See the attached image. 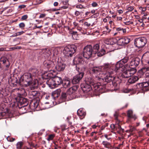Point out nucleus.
<instances>
[{
	"mask_svg": "<svg viewBox=\"0 0 149 149\" xmlns=\"http://www.w3.org/2000/svg\"><path fill=\"white\" fill-rule=\"evenodd\" d=\"M128 64L125 65L121 61L118 62L115 65L114 70L113 67L110 63L104 64L101 68L100 67H94L91 69L92 73L94 74L95 77L99 80L102 79L104 82L109 83L112 82L113 86H116V83L113 81L115 77L113 74L115 72H121L123 71L124 68L127 67Z\"/></svg>",
	"mask_w": 149,
	"mask_h": 149,
	"instance_id": "nucleus-1",
	"label": "nucleus"
},
{
	"mask_svg": "<svg viewBox=\"0 0 149 149\" xmlns=\"http://www.w3.org/2000/svg\"><path fill=\"white\" fill-rule=\"evenodd\" d=\"M85 83L88 84L93 86L95 88V90L97 91H99L101 93L104 92L105 91V89L108 86V85L106 84L105 86H102L101 85H99L96 84L95 82L93 79L91 77H87L86 78L85 80Z\"/></svg>",
	"mask_w": 149,
	"mask_h": 149,
	"instance_id": "nucleus-2",
	"label": "nucleus"
},
{
	"mask_svg": "<svg viewBox=\"0 0 149 149\" xmlns=\"http://www.w3.org/2000/svg\"><path fill=\"white\" fill-rule=\"evenodd\" d=\"M76 49V47L74 45H68L64 48L63 52L66 57H70L75 52Z\"/></svg>",
	"mask_w": 149,
	"mask_h": 149,
	"instance_id": "nucleus-3",
	"label": "nucleus"
},
{
	"mask_svg": "<svg viewBox=\"0 0 149 149\" xmlns=\"http://www.w3.org/2000/svg\"><path fill=\"white\" fill-rule=\"evenodd\" d=\"M0 65L3 67L4 71H8L10 68V63L8 58L6 56L1 57L0 58Z\"/></svg>",
	"mask_w": 149,
	"mask_h": 149,
	"instance_id": "nucleus-4",
	"label": "nucleus"
},
{
	"mask_svg": "<svg viewBox=\"0 0 149 149\" xmlns=\"http://www.w3.org/2000/svg\"><path fill=\"white\" fill-rule=\"evenodd\" d=\"M93 53V48L91 45H88L83 49V56L86 59H88L91 57Z\"/></svg>",
	"mask_w": 149,
	"mask_h": 149,
	"instance_id": "nucleus-5",
	"label": "nucleus"
},
{
	"mask_svg": "<svg viewBox=\"0 0 149 149\" xmlns=\"http://www.w3.org/2000/svg\"><path fill=\"white\" fill-rule=\"evenodd\" d=\"M22 77L23 81L24 83H25V85L26 86H29L32 84H34V83H33V79L31 73H25L24 74Z\"/></svg>",
	"mask_w": 149,
	"mask_h": 149,
	"instance_id": "nucleus-6",
	"label": "nucleus"
},
{
	"mask_svg": "<svg viewBox=\"0 0 149 149\" xmlns=\"http://www.w3.org/2000/svg\"><path fill=\"white\" fill-rule=\"evenodd\" d=\"M146 42V38L143 37H141L135 39L134 43L136 47L140 48L143 47Z\"/></svg>",
	"mask_w": 149,
	"mask_h": 149,
	"instance_id": "nucleus-7",
	"label": "nucleus"
},
{
	"mask_svg": "<svg viewBox=\"0 0 149 149\" xmlns=\"http://www.w3.org/2000/svg\"><path fill=\"white\" fill-rule=\"evenodd\" d=\"M100 49V46L98 44L95 45L93 47V53L97 54L98 56L100 57L105 54L106 53L105 50L102 49L100 51H99Z\"/></svg>",
	"mask_w": 149,
	"mask_h": 149,
	"instance_id": "nucleus-8",
	"label": "nucleus"
},
{
	"mask_svg": "<svg viewBox=\"0 0 149 149\" xmlns=\"http://www.w3.org/2000/svg\"><path fill=\"white\" fill-rule=\"evenodd\" d=\"M84 74V72H81L76 75L74 77L72 80V83L73 84H76L79 83L80 80L83 77Z\"/></svg>",
	"mask_w": 149,
	"mask_h": 149,
	"instance_id": "nucleus-9",
	"label": "nucleus"
},
{
	"mask_svg": "<svg viewBox=\"0 0 149 149\" xmlns=\"http://www.w3.org/2000/svg\"><path fill=\"white\" fill-rule=\"evenodd\" d=\"M140 61V59L138 57L133 58L130 61V65H128V66H127V67L130 66H133L132 70H134V68L138 65Z\"/></svg>",
	"mask_w": 149,
	"mask_h": 149,
	"instance_id": "nucleus-10",
	"label": "nucleus"
},
{
	"mask_svg": "<svg viewBox=\"0 0 149 149\" xmlns=\"http://www.w3.org/2000/svg\"><path fill=\"white\" fill-rule=\"evenodd\" d=\"M130 41V39L127 37L119 39L117 42V44L119 45H124L129 43Z\"/></svg>",
	"mask_w": 149,
	"mask_h": 149,
	"instance_id": "nucleus-11",
	"label": "nucleus"
},
{
	"mask_svg": "<svg viewBox=\"0 0 149 149\" xmlns=\"http://www.w3.org/2000/svg\"><path fill=\"white\" fill-rule=\"evenodd\" d=\"M136 72L135 69L134 70H127L121 74V76L123 78H127L133 75Z\"/></svg>",
	"mask_w": 149,
	"mask_h": 149,
	"instance_id": "nucleus-12",
	"label": "nucleus"
},
{
	"mask_svg": "<svg viewBox=\"0 0 149 149\" xmlns=\"http://www.w3.org/2000/svg\"><path fill=\"white\" fill-rule=\"evenodd\" d=\"M43 64L48 69L49 71L52 70L54 66V62L51 60H46L44 62Z\"/></svg>",
	"mask_w": 149,
	"mask_h": 149,
	"instance_id": "nucleus-13",
	"label": "nucleus"
},
{
	"mask_svg": "<svg viewBox=\"0 0 149 149\" xmlns=\"http://www.w3.org/2000/svg\"><path fill=\"white\" fill-rule=\"evenodd\" d=\"M81 87L83 91L86 93L90 91L92 88V87L90 85L86 83L81 84Z\"/></svg>",
	"mask_w": 149,
	"mask_h": 149,
	"instance_id": "nucleus-14",
	"label": "nucleus"
},
{
	"mask_svg": "<svg viewBox=\"0 0 149 149\" xmlns=\"http://www.w3.org/2000/svg\"><path fill=\"white\" fill-rule=\"evenodd\" d=\"M83 61V58L81 55H79L75 57L74 60V64L76 65H79L82 63Z\"/></svg>",
	"mask_w": 149,
	"mask_h": 149,
	"instance_id": "nucleus-15",
	"label": "nucleus"
},
{
	"mask_svg": "<svg viewBox=\"0 0 149 149\" xmlns=\"http://www.w3.org/2000/svg\"><path fill=\"white\" fill-rule=\"evenodd\" d=\"M127 116L128 117V120L130 121L131 119H133L135 120L136 118V116L133 114V111L131 110H128L127 113Z\"/></svg>",
	"mask_w": 149,
	"mask_h": 149,
	"instance_id": "nucleus-16",
	"label": "nucleus"
},
{
	"mask_svg": "<svg viewBox=\"0 0 149 149\" xmlns=\"http://www.w3.org/2000/svg\"><path fill=\"white\" fill-rule=\"evenodd\" d=\"M56 70L58 71H62L65 68V65L61 62L58 63L55 67Z\"/></svg>",
	"mask_w": 149,
	"mask_h": 149,
	"instance_id": "nucleus-17",
	"label": "nucleus"
},
{
	"mask_svg": "<svg viewBox=\"0 0 149 149\" xmlns=\"http://www.w3.org/2000/svg\"><path fill=\"white\" fill-rule=\"evenodd\" d=\"M139 71L140 73L143 74L146 72V76L149 77V66L143 67Z\"/></svg>",
	"mask_w": 149,
	"mask_h": 149,
	"instance_id": "nucleus-18",
	"label": "nucleus"
},
{
	"mask_svg": "<svg viewBox=\"0 0 149 149\" xmlns=\"http://www.w3.org/2000/svg\"><path fill=\"white\" fill-rule=\"evenodd\" d=\"M77 114L81 119H83L85 117L86 113L83 109L81 108L77 110Z\"/></svg>",
	"mask_w": 149,
	"mask_h": 149,
	"instance_id": "nucleus-19",
	"label": "nucleus"
},
{
	"mask_svg": "<svg viewBox=\"0 0 149 149\" xmlns=\"http://www.w3.org/2000/svg\"><path fill=\"white\" fill-rule=\"evenodd\" d=\"M56 86V87L58 85L62 84L63 81L61 77H56L53 78Z\"/></svg>",
	"mask_w": 149,
	"mask_h": 149,
	"instance_id": "nucleus-20",
	"label": "nucleus"
},
{
	"mask_svg": "<svg viewBox=\"0 0 149 149\" xmlns=\"http://www.w3.org/2000/svg\"><path fill=\"white\" fill-rule=\"evenodd\" d=\"M46 84L51 88H54L56 87L53 79L47 80L46 82Z\"/></svg>",
	"mask_w": 149,
	"mask_h": 149,
	"instance_id": "nucleus-21",
	"label": "nucleus"
},
{
	"mask_svg": "<svg viewBox=\"0 0 149 149\" xmlns=\"http://www.w3.org/2000/svg\"><path fill=\"white\" fill-rule=\"evenodd\" d=\"M20 102L22 104H24V105L21 107V109L22 110L24 109L26 110V109L25 106L28 104V102L27 100L25 98H23L22 97L20 99Z\"/></svg>",
	"mask_w": 149,
	"mask_h": 149,
	"instance_id": "nucleus-22",
	"label": "nucleus"
},
{
	"mask_svg": "<svg viewBox=\"0 0 149 149\" xmlns=\"http://www.w3.org/2000/svg\"><path fill=\"white\" fill-rule=\"evenodd\" d=\"M17 89L18 91V94L19 97H22V96H25L27 94L24 88H18Z\"/></svg>",
	"mask_w": 149,
	"mask_h": 149,
	"instance_id": "nucleus-23",
	"label": "nucleus"
},
{
	"mask_svg": "<svg viewBox=\"0 0 149 149\" xmlns=\"http://www.w3.org/2000/svg\"><path fill=\"white\" fill-rule=\"evenodd\" d=\"M130 77L128 80V82L130 84L135 83L139 79L138 77L136 76H134Z\"/></svg>",
	"mask_w": 149,
	"mask_h": 149,
	"instance_id": "nucleus-24",
	"label": "nucleus"
},
{
	"mask_svg": "<svg viewBox=\"0 0 149 149\" xmlns=\"http://www.w3.org/2000/svg\"><path fill=\"white\" fill-rule=\"evenodd\" d=\"M63 86L64 88H70L71 86L70 81L68 79H65L63 81Z\"/></svg>",
	"mask_w": 149,
	"mask_h": 149,
	"instance_id": "nucleus-25",
	"label": "nucleus"
},
{
	"mask_svg": "<svg viewBox=\"0 0 149 149\" xmlns=\"http://www.w3.org/2000/svg\"><path fill=\"white\" fill-rule=\"evenodd\" d=\"M61 92V89H58L53 92L52 95L54 97V99H55L56 98H57L60 95Z\"/></svg>",
	"mask_w": 149,
	"mask_h": 149,
	"instance_id": "nucleus-26",
	"label": "nucleus"
},
{
	"mask_svg": "<svg viewBox=\"0 0 149 149\" xmlns=\"http://www.w3.org/2000/svg\"><path fill=\"white\" fill-rule=\"evenodd\" d=\"M102 144L105 148L108 149L110 148V147L112 146L111 143L106 141H103Z\"/></svg>",
	"mask_w": 149,
	"mask_h": 149,
	"instance_id": "nucleus-27",
	"label": "nucleus"
},
{
	"mask_svg": "<svg viewBox=\"0 0 149 149\" xmlns=\"http://www.w3.org/2000/svg\"><path fill=\"white\" fill-rule=\"evenodd\" d=\"M139 85L142 87V90L144 91L147 90L146 88L148 86L149 84L147 82H144L140 83Z\"/></svg>",
	"mask_w": 149,
	"mask_h": 149,
	"instance_id": "nucleus-28",
	"label": "nucleus"
},
{
	"mask_svg": "<svg viewBox=\"0 0 149 149\" xmlns=\"http://www.w3.org/2000/svg\"><path fill=\"white\" fill-rule=\"evenodd\" d=\"M8 82L9 83H11L13 85H16L17 84L19 83V81L16 78H14L13 79H9Z\"/></svg>",
	"mask_w": 149,
	"mask_h": 149,
	"instance_id": "nucleus-29",
	"label": "nucleus"
},
{
	"mask_svg": "<svg viewBox=\"0 0 149 149\" xmlns=\"http://www.w3.org/2000/svg\"><path fill=\"white\" fill-rule=\"evenodd\" d=\"M38 94V92L36 91H31L29 92V95L31 96L30 98H33V97L36 96Z\"/></svg>",
	"mask_w": 149,
	"mask_h": 149,
	"instance_id": "nucleus-30",
	"label": "nucleus"
},
{
	"mask_svg": "<svg viewBox=\"0 0 149 149\" xmlns=\"http://www.w3.org/2000/svg\"><path fill=\"white\" fill-rule=\"evenodd\" d=\"M8 114L6 112L2 111L0 113V118H6L8 116Z\"/></svg>",
	"mask_w": 149,
	"mask_h": 149,
	"instance_id": "nucleus-31",
	"label": "nucleus"
},
{
	"mask_svg": "<svg viewBox=\"0 0 149 149\" xmlns=\"http://www.w3.org/2000/svg\"><path fill=\"white\" fill-rule=\"evenodd\" d=\"M23 143L22 141H19L16 144V148L17 149H22Z\"/></svg>",
	"mask_w": 149,
	"mask_h": 149,
	"instance_id": "nucleus-32",
	"label": "nucleus"
},
{
	"mask_svg": "<svg viewBox=\"0 0 149 149\" xmlns=\"http://www.w3.org/2000/svg\"><path fill=\"white\" fill-rule=\"evenodd\" d=\"M129 60V58L128 57H126L124 58L120 61H121V63L123 64V65L125 63H127Z\"/></svg>",
	"mask_w": 149,
	"mask_h": 149,
	"instance_id": "nucleus-33",
	"label": "nucleus"
},
{
	"mask_svg": "<svg viewBox=\"0 0 149 149\" xmlns=\"http://www.w3.org/2000/svg\"><path fill=\"white\" fill-rule=\"evenodd\" d=\"M55 136V135L54 134H51L49 135L48 136V137L47 139V140L49 141L52 140L53 139Z\"/></svg>",
	"mask_w": 149,
	"mask_h": 149,
	"instance_id": "nucleus-34",
	"label": "nucleus"
},
{
	"mask_svg": "<svg viewBox=\"0 0 149 149\" xmlns=\"http://www.w3.org/2000/svg\"><path fill=\"white\" fill-rule=\"evenodd\" d=\"M39 105V102L38 101H35L33 102V106L34 107V108L36 109L38 107Z\"/></svg>",
	"mask_w": 149,
	"mask_h": 149,
	"instance_id": "nucleus-35",
	"label": "nucleus"
},
{
	"mask_svg": "<svg viewBox=\"0 0 149 149\" xmlns=\"http://www.w3.org/2000/svg\"><path fill=\"white\" fill-rule=\"evenodd\" d=\"M68 96V94L66 93H62L61 94V97L63 99H65Z\"/></svg>",
	"mask_w": 149,
	"mask_h": 149,
	"instance_id": "nucleus-36",
	"label": "nucleus"
},
{
	"mask_svg": "<svg viewBox=\"0 0 149 149\" xmlns=\"http://www.w3.org/2000/svg\"><path fill=\"white\" fill-rule=\"evenodd\" d=\"M43 76L45 79H48L50 77L49 73H48L47 72L45 73L44 75Z\"/></svg>",
	"mask_w": 149,
	"mask_h": 149,
	"instance_id": "nucleus-37",
	"label": "nucleus"
},
{
	"mask_svg": "<svg viewBox=\"0 0 149 149\" xmlns=\"http://www.w3.org/2000/svg\"><path fill=\"white\" fill-rule=\"evenodd\" d=\"M83 13L82 11H76L75 12V15L77 16H78L82 14Z\"/></svg>",
	"mask_w": 149,
	"mask_h": 149,
	"instance_id": "nucleus-38",
	"label": "nucleus"
},
{
	"mask_svg": "<svg viewBox=\"0 0 149 149\" xmlns=\"http://www.w3.org/2000/svg\"><path fill=\"white\" fill-rule=\"evenodd\" d=\"M131 91L130 89L125 88L123 89V91L124 93H128Z\"/></svg>",
	"mask_w": 149,
	"mask_h": 149,
	"instance_id": "nucleus-39",
	"label": "nucleus"
},
{
	"mask_svg": "<svg viewBox=\"0 0 149 149\" xmlns=\"http://www.w3.org/2000/svg\"><path fill=\"white\" fill-rule=\"evenodd\" d=\"M110 127L112 130H114V129H117V127L115 126L114 124H111L110 125Z\"/></svg>",
	"mask_w": 149,
	"mask_h": 149,
	"instance_id": "nucleus-40",
	"label": "nucleus"
},
{
	"mask_svg": "<svg viewBox=\"0 0 149 149\" xmlns=\"http://www.w3.org/2000/svg\"><path fill=\"white\" fill-rule=\"evenodd\" d=\"M28 17V16L27 15H25L23 16L21 18V19L22 20H25Z\"/></svg>",
	"mask_w": 149,
	"mask_h": 149,
	"instance_id": "nucleus-41",
	"label": "nucleus"
},
{
	"mask_svg": "<svg viewBox=\"0 0 149 149\" xmlns=\"http://www.w3.org/2000/svg\"><path fill=\"white\" fill-rule=\"evenodd\" d=\"M76 7L77 8L82 9L84 8V7L81 4L77 5Z\"/></svg>",
	"mask_w": 149,
	"mask_h": 149,
	"instance_id": "nucleus-42",
	"label": "nucleus"
},
{
	"mask_svg": "<svg viewBox=\"0 0 149 149\" xmlns=\"http://www.w3.org/2000/svg\"><path fill=\"white\" fill-rule=\"evenodd\" d=\"M74 88H70L68 90V92L69 91L71 92V93H69V95L72 94L74 92Z\"/></svg>",
	"mask_w": 149,
	"mask_h": 149,
	"instance_id": "nucleus-43",
	"label": "nucleus"
},
{
	"mask_svg": "<svg viewBox=\"0 0 149 149\" xmlns=\"http://www.w3.org/2000/svg\"><path fill=\"white\" fill-rule=\"evenodd\" d=\"M71 116H68L66 120L68 122L69 124L71 125L72 122L70 121V119H71Z\"/></svg>",
	"mask_w": 149,
	"mask_h": 149,
	"instance_id": "nucleus-44",
	"label": "nucleus"
},
{
	"mask_svg": "<svg viewBox=\"0 0 149 149\" xmlns=\"http://www.w3.org/2000/svg\"><path fill=\"white\" fill-rule=\"evenodd\" d=\"M25 26V24L24 23L22 22L19 24V27L21 28H23Z\"/></svg>",
	"mask_w": 149,
	"mask_h": 149,
	"instance_id": "nucleus-45",
	"label": "nucleus"
},
{
	"mask_svg": "<svg viewBox=\"0 0 149 149\" xmlns=\"http://www.w3.org/2000/svg\"><path fill=\"white\" fill-rule=\"evenodd\" d=\"M116 29L117 31L120 33L122 32V28L121 27L116 28Z\"/></svg>",
	"mask_w": 149,
	"mask_h": 149,
	"instance_id": "nucleus-46",
	"label": "nucleus"
},
{
	"mask_svg": "<svg viewBox=\"0 0 149 149\" xmlns=\"http://www.w3.org/2000/svg\"><path fill=\"white\" fill-rule=\"evenodd\" d=\"M133 23V22H131L130 21H128L124 22V24L126 25H129L130 24H132Z\"/></svg>",
	"mask_w": 149,
	"mask_h": 149,
	"instance_id": "nucleus-47",
	"label": "nucleus"
},
{
	"mask_svg": "<svg viewBox=\"0 0 149 149\" xmlns=\"http://www.w3.org/2000/svg\"><path fill=\"white\" fill-rule=\"evenodd\" d=\"M98 5L95 2H94L92 4V6L93 7H96Z\"/></svg>",
	"mask_w": 149,
	"mask_h": 149,
	"instance_id": "nucleus-48",
	"label": "nucleus"
},
{
	"mask_svg": "<svg viewBox=\"0 0 149 149\" xmlns=\"http://www.w3.org/2000/svg\"><path fill=\"white\" fill-rule=\"evenodd\" d=\"M84 26H86L88 27V26H90L91 25V24L90 23H88L87 22H84Z\"/></svg>",
	"mask_w": 149,
	"mask_h": 149,
	"instance_id": "nucleus-49",
	"label": "nucleus"
},
{
	"mask_svg": "<svg viewBox=\"0 0 149 149\" xmlns=\"http://www.w3.org/2000/svg\"><path fill=\"white\" fill-rule=\"evenodd\" d=\"M46 16V14H41L40 15L39 17L40 18H42L45 17Z\"/></svg>",
	"mask_w": 149,
	"mask_h": 149,
	"instance_id": "nucleus-50",
	"label": "nucleus"
},
{
	"mask_svg": "<svg viewBox=\"0 0 149 149\" xmlns=\"http://www.w3.org/2000/svg\"><path fill=\"white\" fill-rule=\"evenodd\" d=\"M26 7V6L25 5H22L19 6H18V8L20 9H22L23 8H24Z\"/></svg>",
	"mask_w": 149,
	"mask_h": 149,
	"instance_id": "nucleus-51",
	"label": "nucleus"
},
{
	"mask_svg": "<svg viewBox=\"0 0 149 149\" xmlns=\"http://www.w3.org/2000/svg\"><path fill=\"white\" fill-rule=\"evenodd\" d=\"M7 139L8 141L12 142L15 140V139L14 138H12V140L9 139L8 138H7Z\"/></svg>",
	"mask_w": 149,
	"mask_h": 149,
	"instance_id": "nucleus-52",
	"label": "nucleus"
},
{
	"mask_svg": "<svg viewBox=\"0 0 149 149\" xmlns=\"http://www.w3.org/2000/svg\"><path fill=\"white\" fill-rule=\"evenodd\" d=\"M133 9V8L132 7H130L128 8L127 10L129 11H131Z\"/></svg>",
	"mask_w": 149,
	"mask_h": 149,
	"instance_id": "nucleus-53",
	"label": "nucleus"
},
{
	"mask_svg": "<svg viewBox=\"0 0 149 149\" xmlns=\"http://www.w3.org/2000/svg\"><path fill=\"white\" fill-rule=\"evenodd\" d=\"M23 31H22V32H17V33L16 34V36H17V35H21V34H22L23 33Z\"/></svg>",
	"mask_w": 149,
	"mask_h": 149,
	"instance_id": "nucleus-54",
	"label": "nucleus"
},
{
	"mask_svg": "<svg viewBox=\"0 0 149 149\" xmlns=\"http://www.w3.org/2000/svg\"><path fill=\"white\" fill-rule=\"evenodd\" d=\"M126 32V29H123L122 28V32L123 33H125Z\"/></svg>",
	"mask_w": 149,
	"mask_h": 149,
	"instance_id": "nucleus-55",
	"label": "nucleus"
},
{
	"mask_svg": "<svg viewBox=\"0 0 149 149\" xmlns=\"http://www.w3.org/2000/svg\"><path fill=\"white\" fill-rule=\"evenodd\" d=\"M77 29L80 31H81L82 30V28L80 27H79L78 26L77 27Z\"/></svg>",
	"mask_w": 149,
	"mask_h": 149,
	"instance_id": "nucleus-56",
	"label": "nucleus"
},
{
	"mask_svg": "<svg viewBox=\"0 0 149 149\" xmlns=\"http://www.w3.org/2000/svg\"><path fill=\"white\" fill-rule=\"evenodd\" d=\"M42 26H35L34 27V29H35L36 28H40L41 27H42Z\"/></svg>",
	"mask_w": 149,
	"mask_h": 149,
	"instance_id": "nucleus-57",
	"label": "nucleus"
},
{
	"mask_svg": "<svg viewBox=\"0 0 149 149\" xmlns=\"http://www.w3.org/2000/svg\"><path fill=\"white\" fill-rule=\"evenodd\" d=\"M104 136L108 140H109L110 139V138H108V136L107 134L104 135Z\"/></svg>",
	"mask_w": 149,
	"mask_h": 149,
	"instance_id": "nucleus-58",
	"label": "nucleus"
},
{
	"mask_svg": "<svg viewBox=\"0 0 149 149\" xmlns=\"http://www.w3.org/2000/svg\"><path fill=\"white\" fill-rule=\"evenodd\" d=\"M128 105V104L127 103L125 105L122 107V109H124L126 108L127 107Z\"/></svg>",
	"mask_w": 149,
	"mask_h": 149,
	"instance_id": "nucleus-59",
	"label": "nucleus"
},
{
	"mask_svg": "<svg viewBox=\"0 0 149 149\" xmlns=\"http://www.w3.org/2000/svg\"><path fill=\"white\" fill-rule=\"evenodd\" d=\"M58 3L57 2H55L54 3V6H57L58 5Z\"/></svg>",
	"mask_w": 149,
	"mask_h": 149,
	"instance_id": "nucleus-60",
	"label": "nucleus"
},
{
	"mask_svg": "<svg viewBox=\"0 0 149 149\" xmlns=\"http://www.w3.org/2000/svg\"><path fill=\"white\" fill-rule=\"evenodd\" d=\"M14 48L15 49H21L22 47H15V48L14 47Z\"/></svg>",
	"mask_w": 149,
	"mask_h": 149,
	"instance_id": "nucleus-61",
	"label": "nucleus"
},
{
	"mask_svg": "<svg viewBox=\"0 0 149 149\" xmlns=\"http://www.w3.org/2000/svg\"><path fill=\"white\" fill-rule=\"evenodd\" d=\"M73 25L75 26H78V24L75 22H73Z\"/></svg>",
	"mask_w": 149,
	"mask_h": 149,
	"instance_id": "nucleus-62",
	"label": "nucleus"
},
{
	"mask_svg": "<svg viewBox=\"0 0 149 149\" xmlns=\"http://www.w3.org/2000/svg\"><path fill=\"white\" fill-rule=\"evenodd\" d=\"M105 128V126L104 125H103L102 126L101 129V130H103Z\"/></svg>",
	"mask_w": 149,
	"mask_h": 149,
	"instance_id": "nucleus-63",
	"label": "nucleus"
},
{
	"mask_svg": "<svg viewBox=\"0 0 149 149\" xmlns=\"http://www.w3.org/2000/svg\"><path fill=\"white\" fill-rule=\"evenodd\" d=\"M118 12L119 14H121L122 13H123V11L121 10H119L118 11Z\"/></svg>",
	"mask_w": 149,
	"mask_h": 149,
	"instance_id": "nucleus-64",
	"label": "nucleus"
}]
</instances>
